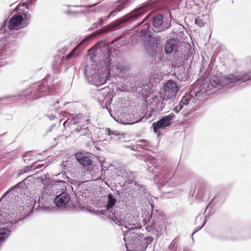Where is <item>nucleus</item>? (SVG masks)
<instances>
[{
    "label": "nucleus",
    "instance_id": "obj_59",
    "mask_svg": "<svg viewBox=\"0 0 251 251\" xmlns=\"http://www.w3.org/2000/svg\"><path fill=\"white\" fill-rule=\"evenodd\" d=\"M24 207L23 206H21V207H20L19 208V210L20 211H22V210H24Z\"/></svg>",
    "mask_w": 251,
    "mask_h": 251
},
{
    "label": "nucleus",
    "instance_id": "obj_36",
    "mask_svg": "<svg viewBox=\"0 0 251 251\" xmlns=\"http://www.w3.org/2000/svg\"><path fill=\"white\" fill-rule=\"evenodd\" d=\"M81 118H82V114L80 113L78 114L76 116L72 118L73 120V123H74V126H76V125H78L82 124Z\"/></svg>",
    "mask_w": 251,
    "mask_h": 251
},
{
    "label": "nucleus",
    "instance_id": "obj_58",
    "mask_svg": "<svg viewBox=\"0 0 251 251\" xmlns=\"http://www.w3.org/2000/svg\"><path fill=\"white\" fill-rule=\"evenodd\" d=\"M36 0H27V3H29V4L31 5L33 2L35 1Z\"/></svg>",
    "mask_w": 251,
    "mask_h": 251
},
{
    "label": "nucleus",
    "instance_id": "obj_49",
    "mask_svg": "<svg viewBox=\"0 0 251 251\" xmlns=\"http://www.w3.org/2000/svg\"><path fill=\"white\" fill-rule=\"evenodd\" d=\"M215 61V58L214 57H212L210 60V62L208 65V70H211L214 66V63Z\"/></svg>",
    "mask_w": 251,
    "mask_h": 251
},
{
    "label": "nucleus",
    "instance_id": "obj_7",
    "mask_svg": "<svg viewBox=\"0 0 251 251\" xmlns=\"http://www.w3.org/2000/svg\"><path fill=\"white\" fill-rule=\"evenodd\" d=\"M106 217L112 221L116 225L120 226H124L126 230L122 227L123 232H126L133 230L138 232L137 230L140 228L138 224V217L130 214H126L125 217L121 213L120 208H116L114 212L111 211L108 214L106 215Z\"/></svg>",
    "mask_w": 251,
    "mask_h": 251
},
{
    "label": "nucleus",
    "instance_id": "obj_12",
    "mask_svg": "<svg viewBox=\"0 0 251 251\" xmlns=\"http://www.w3.org/2000/svg\"><path fill=\"white\" fill-rule=\"evenodd\" d=\"M129 191L131 197L137 199L139 201H149L150 193L147 191L145 185L137 181H134L129 186Z\"/></svg>",
    "mask_w": 251,
    "mask_h": 251
},
{
    "label": "nucleus",
    "instance_id": "obj_17",
    "mask_svg": "<svg viewBox=\"0 0 251 251\" xmlns=\"http://www.w3.org/2000/svg\"><path fill=\"white\" fill-rule=\"evenodd\" d=\"M178 89L176 83L174 80L172 79L167 80L163 88V100H168L175 97Z\"/></svg>",
    "mask_w": 251,
    "mask_h": 251
},
{
    "label": "nucleus",
    "instance_id": "obj_43",
    "mask_svg": "<svg viewBox=\"0 0 251 251\" xmlns=\"http://www.w3.org/2000/svg\"><path fill=\"white\" fill-rule=\"evenodd\" d=\"M176 242L175 240L173 241L169 245L168 248V251H176Z\"/></svg>",
    "mask_w": 251,
    "mask_h": 251
},
{
    "label": "nucleus",
    "instance_id": "obj_23",
    "mask_svg": "<svg viewBox=\"0 0 251 251\" xmlns=\"http://www.w3.org/2000/svg\"><path fill=\"white\" fill-rule=\"evenodd\" d=\"M164 18V15L161 13L156 14L152 16V25L156 32H160L165 28L163 25Z\"/></svg>",
    "mask_w": 251,
    "mask_h": 251
},
{
    "label": "nucleus",
    "instance_id": "obj_57",
    "mask_svg": "<svg viewBox=\"0 0 251 251\" xmlns=\"http://www.w3.org/2000/svg\"><path fill=\"white\" fill-rule=\"evenodd\" d=\"M6 50L5 49H4L3 48H1V54H0V56H1V57H2V56H3V53ZM2 58H1V60L2 59Z\"/></svg>",
    "mask_w": 251,
    "mask_h": 251
},
{
    "label": "nucleus",
    "instance_id": "obj_2",
    "mask_svg": "<svg viewBox=\"0 0 251 251\" xmlns=\"http://www.w3.org/2000/svg\"><path fill=\"white\" fill-rule=\"evenodd\" d=\"M99 51L101 53V67L99 69L96 64L93 63L91 66L86 65L84 69L85 76L97 86L104 84L110 79L111 61L114 58L111 49L108 46L100 47L89 54V57L93 62V57L96 56Z\"/></svg>",
    "mask_w": 251,
    "mask_h": 251
},
{
    "label": "nucleus",
    "instance_id": "obj_24",
    "mask_svg": "<svg viewBox=\"0 0 251 251\" xmlns=\"http://www.w3.org/2000/svg\"><path fill=\"white\" fill-rule=\"evenodd\" d=\"M75 157L76 161L86 171L92 167V161L89 156L82 153H77L75 154Z\"/></svg>",
    "mask_w": 251,
    "mask_h": 251
},
{
    "label": "nucleus",
    "instance_id": "obj_42",
    "mask_svg": "<svg viewBox=\"0 0 251 251\" xmlns=\"http://www.w3.org/2000/svg\"><path fill=\"white\" fill-rule=\"evenodd\" d=\"M153 108L154 107L152 108H150V109H148L145 112L144 114V117L146 119H150L152 116V113L154 112V111L152 110Z\"/></svg>",
    "mask_w": 251,
    "mask_h": 251
},
{
    "label": "nucleus",
    "instance_id": "obj_63",
    "mask_svg": "<svg viewBox=\"0 0 251 251\" xmlns=\"http://www.w3.org/2000/svg\"><path fill=\"white\" fill-rule=\"evenodd\" d=\"M79 13L84 14L85 12L84 11H79Z\"/></svg>",
    "mask_w": 251,
    "mask_h": 251
},
{
    "label": "nucleus",
    "instance_id": "obj_8",
    "mask_svg": "<svg viewBox=\"0 0 251 251\" xmlns=\"http://www.w3.org/2000/svg\"><path fill=\"white\" fill-rule=\"evenodd\" d=\"M30 14L28 11H22L17 12L8 21L7 26L4 23L1 25V34L6 33L7 29L10 31L17 30L24 28L29 23Z\"/></svg>",
    "mask_w": 251,
    "mask_h": 251
},
{
    "label": "nucleus",
    "instance_id": "obj_37",
    "mask_svg": "<svg viewBox=\"0 0 251 251\" xmlns=\"http://www.w3.org/2000/svg\"><path fill=\"white\" fill-rule=\"evenodd\" d=\"M85 126V125H82L81 124L75 126L74 127H71V129H72V132H78L79 133L81 131L80 130H81L82 128Z\"/></svg>",
    "mask_w": 251,
    "mask_h": 251
},
{
    "label": "nucleus",
    "instance_id": "obj_15",
    "mask_svg": "<svg viewBox=\"0 0 251 251\" xmlns=\"http://www.w3.org/2000/svg\"><path fill=\"white\" fill-rule=\"evenodd\" d=\"M214 189L210 185L205 183L199 184L195 189V197L199 201L203 199L208 200L211 194L213 193Z\"/></svg>",
    "mask_w": 251,
    "mask_h": 251
},
{
    "label": "nucleus",
    "instance_id": "obj_18",
    "mask_svg": "<svg viewBox=\"0 0 251 251\" xmlns=\"http://www.w3.org/2000/svg\"><path fill=\"white\" fill-rule=\"evenodd\" d=\"M103 90V89L96 90L95 98L101 106L108 109V107L111 103L114 96L112 93L109 92L104 95L102 92Z\"/></svg>",
    "mask_w": 251,
    "mask_h": 251
},
{
    "label": "nucleus",
    "instance_id": "obj_28",
    "mask_svg": "<svg viewBox=\"0 0 251 251\" xmlns=\"http://www.w3.org/2000/svg\"><path fill=\"white\" fill-rule=\"evenodd\" d=\"M163 98H159L157 96L152 97L150 100L151 105L154 107L156 110L161 111L163 110L166 103L164 102Z\"/></svg>",
    "mask_w": 251,
    "mask_h": 251
},
{
    "label": "nucleus",
    "instance_id": "obj_60",
    "mask_svg": "<svg viewBox=\"0 0 251 251\" xmlns=\"http://www.w3.org/2000/svg\"><path fill=\"white\" fill-rule=\"evenodd\" d=\"M140 121H141V119H140V120H137V121H136L135 122H132V123H130L129 124H134V123H137V122H140Z\"/></svg>",
    "mask_w": 251,
    "mask_h": 251
},
{
    "label": "nucleus",
    "instance_id": "obj_31",
    "mask_svg": "<svg viewBox=\"0 0 251 251\" xmlns=\"http://www.w3.org/2000/svg\"><path fill=\"white\" fill-rule=\"evenodd\" d=\"M129 0H118L115 1L114 3L116 4L119 3L118 5H116L115 9L118 12H120L122 9L124 8L128 2Z\"/></svg>",
    "mask_w": 251,
    "mask_h": 251
},
{
    "label": "nucleus",
    "instance_id": "obj_56",
    "mask_svg": "<svg viewBox=\"0 0 251 251\" xmlns=\"http://www.w3.org/2000/svg\"><path fill=\"white\" fill-rule=\"evenodd\" d=\"M214 198H213L210 201V202L208 204V205L206 206V207H205V212L206 211V210L207 209L209 205H211V204H213V202H214Z\"/></svg>",
    "mask_w": 251,
    "mask_h": 251
},
{
    "label": "nucleus",
    "instance_id": "obj_50",
    "mask_svg": "<svg viewBox=\"0 0 251 251\" xmlns=\"http://www.w3.org/2000/svg\"><path fill=\"white\" fill-rule=\"evenodd\" d=\"M65 13L67 15H72L74 16H76L79 14V11H72L68 10L67 11H65Z\"/></svg>",
    "mask_w": 251,
    "mask_h": 251
},
{
    "label": "nucleus",
    "instance_id": "obj_51",
    "mask_svg": "<svg viewBox=\"0 0 251 251\" xmlns=\"http://www.w3.org/2000/svg\"><path fill=\"white\" fill-rule=\"evenodd\" d=\"M108 20L105 19V17L101 18L99 20V26H102Z\"/></svg>",
    "mask_w": 251,
    "mask_h": 251
},
{
    "label": "nucleus",
    "instance_id": "obj_61",
    "mask_svg": "<svg viewBox=\"0 0 251 251\" xmlns=\"http://www.w3.org/2000/svg\"><path fill=\"white\" fill-rule=\"evenodd\" d=\"M69 7L71 6L70 5H68ZM71 6L74 7H79V5H72Z\"/></svg>",
    "mask_w": 251,
    "mask_h": 251
},
{
    "label": "nucleus",
    "instance_id": "obj_14",
    "mask_svg": "<svg viewBox=\"0 0 251 251\" xmlns=\"http://www.w3.org/2000/svg\"><path fill=\"white\" fill-rule=\"evenodd\" d=\"M175 115L171 113L168 115L162 116L158 121L152 123V127L155 133H159L161 130L166 129L172 124L175 118Z\"/></svg>",
    "mask_w": 251,
    "mask_h": 251
},
{
    "label": "nucleus",
    "instance_id": "obj_32",
    "mask_svg": "<svg viewBox=\"0 0 251 251\" xmlns=\"http://www.w3.org/2000/svg\"><path fill=\"white\" fill-rule=\"evenodd\" d=\"M42 161H43L41 160H38L37 161H35L34 163H33L30 165L25 166V167L23 168V169L21 170V174L27 173L29 172L30 171L32 170L33 172L34 173L35 171H34V170H33V168L35 166V164H37L38 163H40Z\"/></svg>",
    "mask_w": 251,
    "mask_h": 251
},
{
    "label": "nucleus",
    "instance_id": "obj_40",
    "mask_svg": "<svg viewBox=\"0 0 251 251\" xmlns=\"http://www.w3.org/2000/svg\"><path fill=\"white\" fill-rule=\"evenodd\" d=\"M62 177L64 179H66L67 180V182H69L70 184L72 185H74L75 183V181L74 179H72V178H71L70 177H69L65 173H64L63 174H62Z\"/></svg>",
    "mask_w": 251,
    "mask_h": 251
},
{
    "label": "nucleus",
    "instance_id": "obj_44",
    "mask_svg": "<svg viewBox=\"0 0 251 251\" xmlns=\"http://www.w3.org/2000/svg\"><path fill=\"white\" fill-rule=\"evenodd\" d=\"M30 5L29 4V3H23L21 5H19L18 6H17V7H15V8L14 9V10L16 11V12H18V11H20V10L22 11H23L22 9H20V7L21 6H25V8L26 9H29V6Z\"/></svg>",
    "mask_w": 251,
    "mask_h": 251
},
{
    "label": "nucleus",
    "instance_id": "obj_64",
    "mask_svg": "<svg viewBox=\"0 0 251 251\" xmlns=\"http://www.w3.org/2000/svg\"><path fill=\"white\" fill-rule=\"evenodd\" d=\"M90 11H92L93 12H96L97 11L96 9H93L91 11H88V12H90Z\"/></svg>",
    "mask_w": 251,
    "mask_h": 251
},
{
    "label": "nucleus",
    "instance_id": "obj_26",
    "mask_svg": "<svg viewBox=\"0 0 251 251\" xmlns=\"http://www.w3.org/2000/svg\"><path fill=\"white\" fill-rule=\"evenodd\" d=\"M10 205H8L7 207L6 205L1 206V221L2 223L6 222L11 221L13 220L12 215H14V212L10 209Z\"/></svg>",
    "mask_w": 251,
    "mask_h": 251
},
{
    "label": "nucleus",
    "instance_id": "obj_10",
    "mask_svg": "<svg viewBox=\"0 0 251 251\" xmlns=\"http://www.w3.org/2000/svg\"><path fill=\"white\" fill-rule=\"evenodd\" d=\"M182 0H150L137 8L131 15L133 20L136 19L144 14L149 9L159 10L162 9L169 2H177Z\"/></svg>",
    "mask_w": 251,
    "mask_h": 251
},
{
    "label": "nucleus",
    "instance_id": "obj_11",
    "mask_svg": "<svg viewBox=\"0 0 251 251\" xmlns=\"http://www.w3.org/2000/svg\"><path fill=\"white\" fill-rule=\"evenodd\" d=\"M91 36V35L90 34L83 39L65 57L62 58L61 61L64 68V72H66L68 68L73 66L76 58L79 55L81 50L87 45Z\"/></svg>",
    "mask_w": 251,
    "mask_h": 251
},
{
    "label": "nucleus",
    "instance_id": "obj_38",
    "mask_svg": "<svg viewBox=\"0 0 251 251\" xmlns=\"http://www.w3.org/2000/svg\"><path fill=\"white\" fill-rule=\"evenodd\" d=\"M63 126L65 127L75 126L73 118H69L63 123Z\"/></svg>",
    "mask_w": 251,
    "mask_h": 251
},
{
    "label": "nucleus",
    "instance_id": "obj_13",
    "mask_svg": "<svg viewBox=\"0 0 251 251\" xmlns=\"http://www.w3.org/2000/svg\"><path fill=\"white\" fill-rule=\"evenodd\" d=\"M169 173L168 170H161L155 175V181L159 183V189L164 193H169L172 190L168 181L169 179Z\"/></svg>",
    "mask_w": 251,
    "mask_h": 251
},
{
    "label": "nucleus",
    "instance_id": "obj_9",
    "mask_svg": "<svg viewBox=\"0 0 251 251\" xmlns=\"http://www.w3.org/2000/svg\"><path fill=\"white\" fill-rule=\"evenodd\" d=\"M28 177L10 187L1 197L2 205H10L19 198V195L22 190H25L29 185Z\"/></svg>",
    "mask_w": 251,
    "mask_h": 251
},
{
    "label": "nucleus",
    "instance_id": "obj_1",
    "mask_svg": "<svg viewBox=\"0 0 251 251\" xmlns=\"http://www.w3.org/2000/svg\"><path fill=\"white\" fill-rule=\"evenodd\" d=\"M249 80H251V72H242L224 75L220 79L215 77L209 81L204 80L202 83L197 82L190 87L189 91L185 93L181 100L174 104L173 110L176 113L181 111L185 118H189L197 109L195 105L197 101L201 100L203 97L208 95L209 91L213 92L215 88Z\"/></svg>",
    "mask_w": 251,
    "mask_h": 251
},
{
    "label": "nucleus",
    "instance_id": "obj_25",
    "mask_svg": "<svg viewBox=\"0 0 251 251\" xmlns=\"http://www.w3.org/2000/svg\"><path fill=\"white\" fill-rule=\"evenodd\" d=\"M178 41L174 39L167 40L164 46V50L167 54L170 55L177 51L179 46Z\"/></svg>",
    "mask_w": 251,
    "mask_h": 251
},
{
    "label": "nucleus",
    "instance_id": "obj_21",
    "mask_svg": "<svg viewBox=\"0 0 251 251\" xmlns=\"http://www.w3.org/2000/svg\"><path fill=\"white\" fill-rule=\"evenodd\" d=\"M51 183L52 187L56 189L57 190H60V193L64 191H67L68 193L74 192V188L72 185L65 180L53 179Z\"/></svg>",
    "mask_w": 251,
    "mask_h": 251
},
{
    "label": "nucleus",
    "instance_id": "obj_47",
    "mask_svg": "<svg viewBox=\"0 0 251 251\" xmlns=\"http://www.w3.org/2000/svg\"><path fill=\"white\" fill-rule=\"evenodd\" d=\"M99 2H97L94 4H88V5H79V7H84L86 8H91L95 7L97 5Z\"/></svg>",
    "mask_w": 251,
    "mask_h": 251
},
{
    "label": "nucleus",
    "instance_id": "obj_33",
    "mask_svg": "<svg viewBox=\"0 0 251 251\" xmlns=\"http://www.w3.org/2000/svg\"><path fill=\"white\" fill-rule=\"evenodd\" d=\"M52 68L55 74L59 72L60 70L63 68V65L61 64V61L59 59L58 60H55L52 65Z\"/></svg>",
    "mask_w": 251,
    "mask_h": 251
},
{
    "label": "nucleus",
    "instance_id": "obj_54",
    "mask_svg": "<svg viewBox=\"0 0 251 251\" xmlns=\"http://www.w3.org/2000/svg\"><path fill=\"white\" fill-rule=\"evenodd\" d=\"M69 161H63L61 164V166L63 170H65L66 165L69 164Z\"/></svg>",
    "mask_w": 251,
    "mask_h": 251
},
{
    "label": "nucleus",
    "instance_id": "obj_52",
    "mask_svg": "<svg viewBox=\"0 0 251 251\" xmlns=\"http://www.w3.org/2000/svg\"><path fill=\"white\" fill-rule=\"evenodd\" d=\"M99 26V22L97 23H94L92 25V26L91 27H90L88 30L89 31H91L93 29H95V28H97L98 27V26Z\"/></svg>",
    "mask_w": 251,
    "mask_h": 251
},
{
    "label": "nucleus",
    "instance_id": "obj_46",
    "mask_svg": "<svg viewBox=\"0 0 251 251\" xmlns=\"http://www.w3.org/2000/svg\"><path fill=\"white\" fill-rule=\"evenodd\" d=\"M207 216H206L205 217V219L203 222V224H202V226H198L194 229V231H193L192 235H193L194 234H195V233H196L197 232L199 231L200 229H201L202 228V227L205 225L206 222V219L207 218Z\"/></svg>",
    "mask_w": 251,
    "mask_h": 251
},
{
    "label": "nucleus",
    "instance_id": "obj_39",
    "mask_svg": "<svg viewBox=\"0 0 251 251\" xmlns=\"http://www.w3.org/2000/svg\"><path fill=\"white\" fill-rule=\"evenodd\" d=\"M195 24H196L199 27H202L205 25L201 16H198L197 18H196L195 19Z\"/></svg>",
    "mask_w": 251,
    "mask_h": 251
},
{
    "label": "nucleus",
    "instance_id": "obj_35",
    "mask_svg": "<svg viewBox=\"0 0 251 251\" xmlns=\"http://www.w3.org/2000/svg\"><path fill=\"white\" fill-rule=\"evenodd\" d=\"M81 131L79 133V136H83L84 135L85 136H87L88 137H90V135L91 134V132L88 129V126H84Z\"/></svg>",
    "mask_w": 251,
    "mask_h": 251
},
{
    "label": "nucleus",
    "instance_id": "obj_48",
    "mask_svg": "<svg viewBox=\"0 0 251 251\" xmlns=\"http://www.w3.org/2000/svg\"><path fill=\"white\" fill-rule=\"evenodd\" d=\"M118 12L114 9L112 11H111L109 14L105 17V19L106 20H108L111 16H114L116 13Z\"/></svg>",
    "mask_w": 251,
    "mask_h": 251
},
{
    "label": "nucleus",
    "instance_id": "obj_27",
    "mask_svg": "<svg viewBox=\"0 0 251 251\" xmlns=\"http://www.w3.org/2000/svg\"><path fill=\"white\" fill-rule=\"evenodd\" d=\"M116 201L117 200L115 196H114L113 194L111 193H108L107 195V203L105 206L107 212H105L104 213H102V214L105 215L106 217V215L108 214L109 213L111 212V211L114 212V210L116 208H119L117 207L114 208V206L115 205Z\"/></svg>",
    "mask_w": 251,
    "mask_h": 251
},
{
    "label": "nucleus",
    "instance_id": "obj_20",
    "mask_svg": "<svg viewBox=\"0 0 251 251\" xmlns=\"http://www.w3.org/2000/svg\"><path fill=\"white\" fill-rule=\"evenodd\" d=\"M116 174L125 179L126 184H132L135 181L134 173L129 170L119 167L117 169Z\"/></svg>",
    "mask_w": 251,
    "mask_h": 251
},
{
    "label": "nucleus",
    "instance_id": "obj_34",
    "mask_svg": "<svg viewBox=\"0 0 251 251\" xmlns=\"http://www.w3.org/2000/svg\"><path fill=\"white\" fill-rule=\"evenodd\" d=\"M105 134L108 136H119L121 134L117 130H113L110 128H106L105 130Z\"/></svg>",
    "mask_w": 251,
    "mask_h": 251
},
{
    "label": "nucleus",
    "instance_id": "obj_41",
    "mask_svg": "<svg viewBox=\"0 0 251 251\" xmlns=\"http://www.w3.org/2000/svg\"><path fill=\"white\" fill-rule=\"evenodd\" d=\"M228 233V231H222L221 232V235L218 236V238L220 240H226L229 239V237L227 236V234Z\"/></svg>",
    "mask_w": 251,
    "mask_h": 251
},
{
    "label": "nucleus",
    "instance_id": "obj_53",
    "mask_svg": "<svg viewBox=\"0 0 251 251\" xmlns=\"http://www.w3.org/2000/svg\"><path fill=\"white\" fill-rule=\"evenodd\" d=\"M38 163L37 164H35V166L34 167L33 170H37L41 168L42 167L44 166V164H38Z\"/></svg>",
    "mask_w": 251,
    "mask_h": 251
},
{
    "label": "nucleus",
    "instance_id": "obj_6",
    "mask_svg": "<svg viewBox=\"0 0 251 251\" xmlns=\"http://www.w3.org/2000/svg\"><path fill=\"white\" fill-rule=\"evenodd\" d=\"M124 239L127 251H145L153 238L146 237L139 231L129 230L124 234Z\"/></svg>",
    "mask_w": 251,
    "mask_h": 251
},
{
    "label": "nucleus",
    "instance_id": "obj_62",
    "mask_svg": "<svg viewBox=\"0 0 251 251\" xmlns=\"http://www.w3.org/2000/svg\"><path fill=\"white\" fill-rule=\"evenodd\" d=\"M59 103V101L58 100H56L54 103V105H55V104H58Z\"/></svg>",
    "mask_w": 251,
    "mask_h": 251
},
{
    "label": "nucleus",
    "instance_id": "obj_45",
    "mask_svg": "<svg viewBox=\"0 0 251 251\" xmlns=\"http://www.w3.org/2000/svg\"><path fill=\"white\" fill-rule=\"evenodd\" d=\"M31 151H25L22 156L23 158V160L25 163L27 164L28 163L26 162V160H29L30 158H27L28 157V154L30 153Z\"/></svg>",
    "mask_w": 251,
    "mask_h": 251
},
{
    "label": "nucleus",
    "instance_id": "obj_22",
    "mask_svg": "<svg viewBox=\"0 0 251 251\" xmlns=\"http://www.w3.org/2000/svg\"><path fill=\"white\" fill-rule=\"evenodd\" d=\"M32 201L33 204L29 205V206H31V208H29L30 210L28 212L27 215L24 217L25 218L26 217L30 216L33 213L34 209L38 210L49 208L48 201H47L46 200H45L44 198L43 197H39L37 203H36V201H33V200Z\"/></svg>",
    "mask_w": 251,
    "mask_h": 251
},
{
    "label": "nucleus",
    "instance_id": "obj_55",
    "mask_svg": "<svg viewBox=\"0 0 251 251\" xmlns=\"http://www.w3.org/2000/svg\"><path fill=\"white\" fill-rule=\"evenodd\" d=\"M46 116L48 118V119H49L50 121L54 120L55 117V115H54L53 114L47 115Z\"/></svg>",
    "mask_w": 251,
    "mask_h": 251
},
{
    "label": "nucleus",
    "instance_id": "obj_30",
    "mask_svg": "<svg viewBox=\"0 0 251 251\" xmlns=\"http://www.w3.org/2000/svg\"><path fill=\"white\" fill-rule=\"evenodd\" d=\"M113 68L115 69L118 73L125 74L129 70V65L126 62H120L117 63L115 67L113 65H111L110 70H113Z\"/></svg>",
    "mask_w": 251,
    "mask_h": 251
},
{
    "label": "nucleus",
    "instance_id": "obj_5",
    "mask_svg": "<svg viewBox=\"0 0 251 251\" xmlns=\"http://www.w3.org/2000/svg\"><path fill=\"white\" fill-rule=\"evenodd\" d=\"M154 208V205L151 203V208L143 211V223L147 231L155 232L158 235L162 232L164 226L162 212Z\"/></svg>",
    "mask_w": 251,
    "mask_h": 251
},
{
    "label": "nucleus",
    "instance_id": "obj_29",
    "mask_svg": "<svg viewBox=\"0 0 251 251\" xmlns=\"http://www.w3.org/2000/svg\"><path fill=\"white\" fill-rule=\"evenodd\" d=\"M86 172L91 175L92 178L94 180L99 179L100 177H101L103 173L101 167L98 168L94 167L93 165H92V167H90L89 170H86Z\"/></svg>",
    "mask_w": 251,
    "mask_h": 251
},
{
    "label": "nucleus",
    "instance_id": "obj_19",
    "mask_svg": "<svg viewBox=\"0 0 251 251\" xmlns=\"http://www.w3.org/2000/svg\"><path fill=\"white\" fill-rule=\"evenodd\" d=\"M72 193L64 191L57 195L53 201L56 206L59 208H66L71 201Z\"/></svg>",
    "mask_w": 251,
    "mask_h": 251
},
{
    "label": "nucleus",
    "instance_id": "obj_16",
    "mask_svg": "<svg viewBox=\"0 0 251 251\" xmlns=\"http://www.w3.org/2000/svg\"><path fill=\"white\" fill-rule=\"evenodd\" d=\"M25 217L19 218L18 219L12 220L9 222L1 221V244L9 237L12 231L14 230V224H17L22 221Z\"/></svg>",
    "mask_w": 251,
    "mask_h": 251
},
{
    "label": "nucleus",
    "instance_id": "obj_4",
    "mask_svg": "<svg viewBox=\"0 0 251 251\" xmlns=\"http://www.w3.org/2000/svg\"><path fill=\"white\" fill-rule=\"evenodd\" d=\"M51 83V77L48 75L41 81L33 84L28 90H24L18 95L6 96L1 98V104H5L6 101L13 103L20 98H25L26 100H35L45 97L52 90L54 84Z\"/></svg>",
    "mask_w": 251,
    "mask_h": 251
},
{
    "label": "nucleus",
    "instance_id": "obj_3",
    "mask_svg": "<svg viewBox=\"0 0 251 251\" xmlns=\"http://www.w3.org/2000/svg\"><path fill=\"white\" fill-rule=\"evenodd\" d=\"M131 45H134L136 42H142L149 48L148 51L151 63L160 65L165 60L163 54L157 50L161 38L155 35L148 26L135 31L131 36Z\"/></svg>",
    "mask_w": 251,
    "mask_h": 251
}]
</instances>
